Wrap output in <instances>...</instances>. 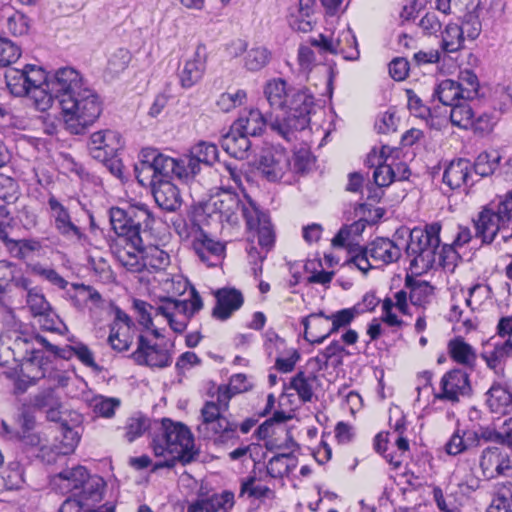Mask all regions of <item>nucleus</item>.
<instances>
[{"label": "nucleus", "mask_w": 512, "mask_h": 512, "mask_svg": "<svg viewBox=\"0 0 512 512\" xmlns=\"http://www.w3.org/2000/svg\"><path fill=\"white\" fill-rule=\"evenodd\" d=\"M46 88L55 95L61 108L65 129L80 135L100 117L103 103L88 87L82 75L72 67H61L46 80Z\"/></svg>", "instance_id": "1"}, {"label": "nucleus", "mask_w": 512, "mask_h": 512, "mask_svg": "<svg viewBox=\"0 0 512 512\" xmlns=\"http://www.w3.org/2000/svg\"><path fill=\"white\" fill-rule=\"evenodd\" d=\"M264 95L272 109H279L283 116L270 122V128L288 142L296 139V133L310 123L314 98L306 89L295 88L282 78L269 80Z\"/></svg>", "instance_id": "2"}, {"label": "nucleus", "mask_w": 512, "mask_h": 512, "mask_svg": "<svg viewBox=\"0 0 512 512\" xmlns=\"http://www.w3.org/2000/svg\"><path fill=\"white\" fill-rule=\"evenodd\" d=\"M151 448L156 457L163 458L154 463L153 470L174 468L177 463L185 466L197 461L200 455L189 427L169 418L155 422Z\"/></svg>", "instance_id": "3"}, {"label": "nucleus", "mask_w": 512, "mask_h": 512, "mask_svg": "<svg viewBox=\"0 0 512 512\" xmlns=\"http://www.w3.org/2000/svg\"><path fill=\"white\" fill-rule=\"evenodd\" d=\"M183 156L173 158L159 152L156 148H143L139 162L135 165L136 178L142 185L158 183L173 178L188 183L191 181Z\"/></svg>", "instance_id": "4"}, {"label": "nucleus", "mask_w": 512, "mask_h": 512, "mask_svg": "<svg viewBox=\"0 0 512 512\" xmlns=\"http://www.w3.org/2000/svg\"><path fill=\"white\" fill-rule=\"evenodd\" d=\"M475 237L482 244H490L498 233L504 242L512 238V191L505 197L491 201L473 219Z\"/></svg>", "instance_id": "5"}, {"label": "nucleus", "mask_w": 512, "mask_h": 512, "mask_svg": "<svg viewBox=\"0 0 512 512\" xmlns=\"http://www.w3.org/2000/svg\"><path fill=\"white\" fill-rule=\"evenodd\" d=\"M439 223L427 225L425 229L414 228L409 232V242L405 252L410 257V269L426 272L436 263L437 250L440 246Z\"/></svg>", "instance_id": "6"}, {"label": "nucleus", "mask_w": 512, "mask_h": 512, "mask_svg": "<svg viewBox=\"0 0 512 512\" xmlns=\"http://www.w3.org/2000/svg\"><path fill=\"white\" fill-rule=\"evenodd\" d=\"M201 418L197 431L203 438L212 440L217 446H234L238 443V424L221 415L214 401L205 402Z\"/></svg>", "instance_id": "7"}, {"label": "nucleus", "mask_w": 512, "mask_h": 512, "mask_svg": "<svg viewBox=\"0 0 512 512\" xmlns=\"http://www.w3.org/2000/svg\"><path fill=\"white\" fill-rule=\"evenodd\" d=\"M310 44L319 48L320 52L342 55L345 60H357L359 50L356 37L350 28L341 31L336 39L320 34L312 38Z\"/></svg>", "instance_id": "8"}, {"label": "nucleus", "mask_w": 512, "mask_h": 512, "mask_svg": "<svg viewBox=\"0 0 512 512\" xmlns=\"http://www.w3.org/2000/svg\"><path fill=\"white\" fill-rule=\"evenodd\" d=\"M126 219L124 232L127 233H119L118 236L124 237L130 246L139 250L143 242L141 232L152 229L154 216L147 205L140 204L127 209Z\"/></svg>", "instance_id": "9"}, {"label": "nucleus", "mask_w": 512, "mask_h": 512, "mask_svg": "<svg viewBox=\"0 0 512 512\" xmlns=\"http://www.w3.org/2000/svg\"><path fill=\"white\" fill-rule=\"evenodd\" d=\"M126 219L124 232L127 233H119L118 236L124 237L130 246L139 250L143 242L141 232L152 229L154 216L147 205L140 204L127 209Z\"/></svg>", "instance_id": "10"}, {"label": "nucleus", "mask_w": 512, "mask_h": 512, "mask_svg": "<svg viewBox=\"0 0 512 512\" xmlns=\"http://www.w3.org/2000/svg\"><path fill=\"white\" fill-rule=\"evenodd\" d=\"M138 365L151 368H165L172 363V354L161 345L140 334L137 338V348L130 356Z\"/></svg>", "instance_id": "11"}, {"label": "nucleus", "mask_w": 512, "mask_h": 512, "mask_svg": "<svg viewBox=\"0 0 512 512\" xmlns=\"http://www.w3.org/2000/svg\"><path fill=\"white\" fill-rule=\"evenodd\" d=\"M479 465L486 479H495L512 474L510 455L501 447L488 446L480 456Z\"/></svg>", "instance_id": "12"}, {"label": "nucleus", "mask_w": 512, "mask_h": 512, "mask_svg": "<svg viewBox=\"0 0 512 512\" xmlns=\"http://www.w3.org/2000/svg\"><path fill=\"white\" fill-rule=\"evenodd\" d=\"M441 391L435 394L439 400L458 402L460 396L470 395L472 388L469 374L460 368L446 372L440 382Z\"/></svg>", "instance_id": "13"}, {"label": "nucleus", "mask_w": 512, "mask_h": 512, "mask_svg": "<svg viewBox=\"0 0 512 512\" xmlns=\"http://www.w3.org/2000/svg\"><path fill=\"white\" fill-rule=\"evenodd\" d=\"M122 146L121 135L111 129L94 132L87 143L90 156L98 161L115 156Z\"/></svg>", "instance_id": "14"}, {"label": "nucleus", "mask_w": 512, "mask_h": 512, "mask_svg": "<svg viewBox=\"0 0 512 512\" xmlns=\"http://www.w3.org/2000/svg\"><path fill=\"white\" fill-rule=\"evenodd\" d=\"M202 307L203 301L199 293L193 288L190 300H179L171 297L162 298L155 308V313L164 317L192 318Z\"/></svg>", "instance_id": "15"}, {"label": "nucleus", "mask_w": 512, "mask_h": 512, "mask_svg": "<svg viewBox=\"0 0 512 512\" xmlns=\"http://www.w3.org/2000/svg\"><path fill=\"white\" fill-rule=\"evenodd\" d=\"M290 159L284 150L270 148L262 152L258 169L271 182L278 181L289 171Z\"/></svg>", "instance_id": "16"}, {"label": "nucleus", "mask_w": 512, "mask_h": 512, "mask_svg": "<svg viewBox=\"0 0 512 512\" xmlns=\"http://www.w3.org/2000/svg\"><path fill=\"white\" fill-rule=\"evenodd\" d=\"M386 146H383L381 149V153L379 156H377L375 151H372L368 155V163L371 164V166H376L374 172H373V179L377 186L379 187H385L389 186L393 181L396 180H406L410 176V170L407 167L406 164H399L398 168H403V174L397 175L395 168L390 165L386 164Z\"/></svg>", "instance_id": "17"}, {"label": "nucleus", "mask_w": 512, "mask_h": 512, "mask_svg": "<svg viewBox=\"0 0 512 512\" xmlns=\"http://www.w3.org/2000/svg\"><path fill=\"white\" fill-rule=\"evenodd\" d=\"M48 205L54 218V227L60 235L78 241L85 237L81 228L72 221L68 209L55 196L49 197Z\"/></svg>", "instance_id": "18"}, {"label": "nucleus", "mask_w": 512, "mask_h": 512, "mask_svg": "<svg viewBox=\"0 0 512 512\" xmlns=\"http://www.w3.org/2000/svg\"><path fill=\"white\" fill-rule=\"evenodd\" d=\"M218 148L215 144L201 141L194 145L188 154L183 155L190 179H194L201 170V164L211 166L218 160Z\"/></svg>", "instance_id": "19"}, {"label": "nucleus", "mask_w": 512, "mask_h": 512, "mask_svg": "<svg viewBox=\"0 0 512 512\" xmlns=\"http://www.w3.org/2000/svg\"><path fill=\"white\" fill-rule=\"evenodd\" d=\"M206 48L198 45L191 59L185 61L179 69L178 76L183 88H191L201 81L206 70Z\"/></svg>", "instance_id": "20"}, {"label": "nucleus", "mask_w": 512, "mask_h": 512, "mask_svg": "<svg viewBox=\"0 0 512 512\" xmlns=\"http://www.w3.org/2000/svg\"><path fill=\"white\" fill-rule=\"evenodd\" d=\"M480 356L486 362L488 368L495 372L503 371L506 360L512 357V337L506 340L491 338L484 345Z\"/></svg>", "instance_id": "21"}, {"label": "nucleus", "mask_w": 512, "mask_h": 512, "mask_svg": "<svg viewBox=\"0 0 512 512\" xmlns=\"http://www.w3.org/2000/svg\"><path fill=\"white\" fill-rule=\"evenodd\" d=\"M442 182L449 191L473 185L472 163L465 158L452 160L443 172Z\"/></svg>", "instance_id": "22"}, {"label": "nucleus", "mask_w": 512, "mask_h": 512, "mask_svg": "<svg viewBox=\"0 0 512 512\" xmlns=\"http://www.w3.org/2000/svg\"><path fill=\"white\" fill-rule=\"evenodd\" d=\"M216 305L212 310V316L224 321L240 309L244 298L242 293L235 288H221L215 292Z\"/></svg>", "instance_id": "23"}, {"label": "nucleus", "mask_w": 512, "mask_h": 512, "mask_svg": "<svg viewBox=\"0 0 512 512\" xmlns=\"http://www.w3.org/2000/svg\"><path fill=\"white\" fill-rule=\"evenodd\" d=\"M486 405L495 414L505 415L512 411V392L505 382L495 381L486 392Z\"/></svg>", "instance_id": "24"}, {"label": "nucleus", "mask_w": 512, "mask_h": 512, "mask_svg": "<svg viewBox=\"0 0 512 512\" xmlns=\"http://www.w3.org/2000/svg\"><path fill=\"white\" fill-rule=\"evenodd\" d=\"M369 256L375 264H390L401 257V248L389 238L377 237L367 246Z\"/></svg>", "instance_id": "25"}, {"label": "nucleus", "mask_w": 512, "mask_h": 512, "mask_svg": "<svg viewBox=\"0 0 512 512\" xmlns=\"http://www.w3.org/2000/svg\"><path fill=\"white\" fill-rule=\"evenodd\" d=\"M242 200L240 196L230 190H222L212 198L213 211L220 214V217L229 222L236 223L237 214L240 211Z\"/></svg>", "instance_id": "26"}, {"label": "nucleus", "mask_w": 512, "mask_h": 512, "mask_svg": "<svg viewBox=\"0 0 512 512\" xmlns=\"http://www.w3.org/2000/svg\"><path fill=\"white\" fill-rule=\"evenodd\" d=\"M153 197L157 205L168 212H174L180 208L182 199L180 191L171 181L165 180L151 183Z\"/></svg>", "instance_id": "27"}, {"label": "nucleus", "mask_w": 512, "mask_h": 512, "mask_svg": "<svg viewBox=\"0 0 512 512\" xmlns=\"http://www.w3.org/2000/svg\"><path fill=\"white\" fill-rule=\"evenodd\" d=\"M327 315L323 311L311 313L301 320L304 326V339L311 344H321L329 336H325V332L330 328Z\"/></svg>", "instance_id": "28"}, {"label": "nucleus", "mask_w": 512, "mask_h": 512, "mask_svg": "<svg viewBox=\"0 0 512 512\" xmlns=\"http://www.w3.org/2000/svg\"><path fill=\"white\" fill-rule=\"evenodd\" d=\"M249 135L238 132L231 126L230 131L222 136L221 146L232 157L236 159H246L252 148V142Z\"/></svg>", "instance_id": "29"}, {"label": "nucleus", "mask_w": 512, "mask_h": 512, "mask_svg": "<svg viewBox=\"0 0 512 512\" xmlns=\"http://www.w3.org/2000/svg\"><path fill=\"white\" fill-rule=\"evenodd\" d=\"M469 435L473 436L477 445L483 440L484 442H492L512 448V416L504 420L500 431L491 427H481L478 431ZM470 439V436H468L467 440Z\"/></svg>", "instance_id": "30"}, {"label": "nucleus", "mask_w": 512, "mask_h": 512, "mask_svg": "<svg viewBox=\"0 0 512 512\" xmlns=\"http://www.w3.org/2000/svg\"><path fill=\"white\" fill-rule=\"evenodd\" d=\"M193 249L203 263L213 266L211 258L219 259L224 253L225 246L210 238L200 227L199 236L195 237L192 243Z\"/></svg>", "instance_id": "31"}, {"label": "nucleus", "mask_w": 512, "mask_h": 512, "mask_svg": "<svg viewBox=\"0 0 512 512\" xmlns=\"http://www.w3.org/2000/svg\"><path fill=\"white\" fill-rule=\"evenodd\" d=\"M234 506V494L224 491L207 499H198L191 503L187 512H229Z\"/></svg>", "instance_id": "32"}, {"label": "nucleus", "mask_w": 512, "mask_h": 512, "mask_svg": "<svg viewBox=\"0 0 512 512\" xmlns=\"http://www.w3.org/2000/svg\"><path fill=\"white\" fill-rule=\"evenodd\" d=\"M267 123V119L259 109H249L232 124V127L238 132L257 137L263 133Z\"/></svg>", "instance_id": "33"}, {"label": "nucleus", "mask_w": 512, "mask_h": 512, "mask_svg": "<svg viewBox=\"0 0 512 512\" xmlns=\"http://www.w3.org/2000/svg\"><path fill=\"white\" fill-rule=\"evenodd\" d=\"M448 353L451 359L468 368L470 370H475L476 362H477V353L475 349L465 340L458 336L451 339L448 342Z\"/></svg>", "instance_id": "34"}, {"label": "nucleus", "mask_w": 512, "mask_h": 512, "mask_svg": "<svg viewBox=\"0 0 512 512\" xmlns=\"http://www.w3.org/2000/svg\"><path fill=\"white\" fill-rule=\"evenodd\" d=\"M85 479L79 490L74 492V497H77L87 507H90L102 500L105 482L98 475L91 476L88 474Z\"/></svg>", "instance_id": "35"}, {"label": "nucleus", "mask_w": 512, "mask_h": 512, "mask_svg": "<svg viewBox=\"0 0 512 512\" xmlns=\"http://www.w3.org/2000/svg\"><path fill=\"white\" fill-rule=\"evenodd\" d=\"M468 13L464 16L462 25H459L463 31V37L465 36L470 40H475L481 33L482 25L480 17L482 15L481 2L478 0L476 3L474 0L467 5Z\"/></svg>", "instance_id": "36"}, {"label": "nucleus", "mask_w": 512, "mask_h": 512, "mask_svg": "<svg viewBox=\"0 0 512 512\" xmlns=\"http://www.w3.org/2000/svg\"><path fill=\"white\" fill-rule=\"evenodd\" d=\"M137 251L143 254V270L158 272L165 270L170 264L169 254L158 246L144 247L142 244V248Z\"/></svg>", "instance_id": "37"}, {"label": "nucleus", "mask_w": 512, "mask_h": 512, "mask_svg": "<svg viewBox=\"0 0 512 512\" xmlns=\"http://www.w3.org/2000/svg\"><path fill=\"white\" fill-rule=\"evenodd\" d=\"M475 101L460 100L451 105L450 121L454 126L469 129L472 124V118L475 117Z\"/></svg>", "instance_id": "38"}, {"label": "nucleus", "mask_w": 512, "mask_h": 512, "mask_svg": "<svg viewBox=\"0 0 512 512\" xmlns=\"http://www.w3.org/2000/svg\"><path fill=\"white\" fill-rule=\"evenodd\" d=\"M272 59V52L265 46H254L243 56V68L249 72H258L264 69Z\"/></svg>", "instance_id": "39"}, {"label": "nucleus", "mask_w": 512, "mask_h": 512, "mask_svg": "<svg viewBox=\"0 0 512 512\" xmlns=\"http://www.w3.org/2000/svg\"><path fill=\"white\" fill-rule=\"evenodd\" d=\"M88 471L84 466H76L71 469H65L54 477V483L59 485L62 489H66L70 492H77L83 482L87 478Z\"/></svg>", "instance_id": "40"}, {"label": "nucleus", "mask_w": 512, "mask_h": 512, "mask_svg": "<svg viewBox=\"0 0 512 512\" xmlns=\"http://www.w3.org/2000/svg\"><path fill=\"white\" fill-rule=\"evenodd\" d=\"M405 287L410 290L409 300L415 306H422L427 303L434 290L428 282L415 280L409 275L405 278Z\"/></svg>", "instance_id": "41"}, {"label": "nucleus", "mask_w": 512, "mask_h": 512, "mask_svg": "<svg viewBox=\"0 0 512 512\" xmlns=\"http://www.w3.org/2000/svg\"><path fill=\"white\" fill-rule=\"evenodd\" d=\"M500 161L501 156L497 151L482 152L472 164V171L481 177L493 175L496 171L499 172Z\"/></svg>", "instance_id": "42"}, {"label": "nucleus", "mask_w": 512, "mask_h": 512, "mask_svg": "<svg viewBox=\"0 0 512 512\" xmlns=\"http://www.w3.org/2000/svg\"><path fill=\"white\" fill-rule=\"evenodd\" d=\"M255 475H249L241 479L239 497L247 496L253 499H273L275 492L266 485L256 483Z\"/></svg>", "instance_id": "43"}, {"label": "nucleus", "mask_w": 512, "mask_h": 512, "mask_svg": "<svg viewBox=\"0 0 512 512\" xmlns=\"http://www.w3.org/2000/svg\"><path fill=\"white\" fill-rule=\"evenodd\" d=\"M434 98H437L445 106H451L456 101L462 100V90L455 80L445 79L435 87Z\"/></svg>", "instance_id": "44"}, {"label": "nucleus", "mask_w": 512, "mask_h": 512, "mask_svg": "<svg viewBox=\"0 0 512 512\" xmlns=\"http://www.w3.org/2000/svg\"><path fill=\"white\" fill-rule=\"evenodd\" d=\"M360 312L361 310L358 308V306H354L351 308L341 309L330 315H327L326 319L329 321V323L331 322V324L330 328L325 332V336H331L332 334L338 332L340 329L348 327Z\"/></svg>", "instance_id": "45"}, {"label": "nucleus", "mask_w": 512, "mask_h": 512, "mask_svg": "<svg viewBox=\"0 0 512 512\" xmlns=\"http://www.w3.org/2000/svg\"><path fill=\"white\" fill-rule=\"evenodd\" d=\"M441 36L440 47L446 53L457 52L464 47L463 31L456 23L447 24Z\"/></svg>", "instance_id": "46"}, {"label": "nucleus", "mask_w": 512, "mask_h": 512, "mask_svg": "<svg viewBox=\"0 0 512 512\" xmlns=\"http://www.w3.org/2000/svg\"><path fill=\"white\" fill-rule=\"evenodd\" d=\"M317 380L314 373L306 375L303 371H299L291 378L290 388L297 392L300 400L310 402L313 398V383Z\"/></svg>", "instance_id": "47"}, {"label": "nucleus", "mask_w": 512, "mask_h": 512, "mask_svg": "<svg viewBox=\"0 0 512 512\" xmlns=\"http://www.w3.org/2000/svg\"><path fill=\"white\" fill-rule=\"evenodd\" d=\"M59 431L61 439L58 444L54 445L52 450L57 455H68L75 450L79 442L78 433L69 427L67 423H61Z\"/></svg>", "instance_id": "48"}, {"label": "nucleus", "mask_w": 512, "mask_h": 512, "mask_svg": "<svg viewBox=\"0 0 512 512\" xmlns=\"http://www.w3.org/2000/svg\"><path fill=\"white\" fill-rule=\"evenodd\" d=\"M492 289L487 284H475L469 289L466 305L472 311L482 309L488 302L491 303Z\"/></svg>", "instance_id": "49"}, {"label": "nucleus", "mask_w": 512, "mask_h": 512, "mask_svg": "<svg viewBox=\"0 0 512 512\" xmlns=\"http://www.w3.org/2000/svg\"><path fill=\"white\" fill-rule=\"evenodd\" d=\"M26 303L34 317L43 315L51 308L50 303L47 301L42 289L39 287H30L26 291Z\"/></svg>", "instance_id": "50"}, {"label": "nucleus", "mask_w": 512, "mask_h": 512, "mask_svg": "<svg viewBox=\"0 0 512 512\" xmlns=\"http://www.w3.org/2000/svg\"><path fill=\"white\" fill-rule=\"evenodd\" d=\"M246 221L248 229L252 230L269 219L268 215L262 212L259 207L250 199L242 201L240 211Z\"/></svg>", "instance_id": "51"}, {"label": "nucleus", "mask_w": 512, "mask_h": 512, "mask_svg": "<svg viewBox=\"0 0 512 512\" xmlns=\"http://www.w3.org/2000/svg\"><path fill=\"white\" fill-rule=\"evenodd\" d=\"M30 26L31 20L20 11H12L5 17V28L13 36L26 35Z\"/></svg>", "instance_id": "52"}, {"label": "nucleus", "mask_w": 512, "mask_h": 512, "mask_svg": "<svg viewBox=\"0 0 512 512\" xmlns=\"http://www.w3.org/2000/svg\"><path fill=\"white\" fill-rule=\"evenodd\" d=\"M456 83L462 90V100L475 101L479 89V81L475 73L470 70L461 72Z\"/></svg>", "instance_id": "53"}, {"label": "nucleus", "mask_w": 512, "mask_h": 512, "mask_svg": "<svg viewBox=\"0 0 512 512\" xmlns=\"http://www.w3.org/2000/svg\"><path fill=\"white\" fill-rule=\"evenodd\" d=\"M5 80L9 91L13 95L24 96L29 94L24 69H9L5 74Z\"/></svg>", "instance_id": "54"}, {"label": "nucleus", "mask_w": 512, "mask_h": 512, "mask_svg": "<svg viewBox=\"0 0 512 512\" xmlns=\"http://www.w3.org/2000/svg\"><path fill=\"white\" fill-rule=\"evenodd\" d=\"M151 427V421L149 418L142 414H137L128 418L126 423L125 438L128 442H133L136 438L140 437L147 429Z\"/></svg>", "instance_id": "55"}, {"label": "nucleus", "mask_w": 512, "mask_h": 512, "mask_svg": "<svg viewBox=\"0 0 512 512\" xmlns=\"http://www.w3.org/2000/svg\"><path fill=\"white\" fill-rule=\"evenodd\" d=\"M350 258L345 262L346 265L354 264L360 271L366 274L374 265L370 262L369 251L366 246L357 245L350 247Z\"/></svg>", "instance_id": "56"}, {"label": "nucleus", "mask_w": 512, "mask_h": 512, "mask_svg": "<svg viewBox=\"0 0 512 512\" xmlns=\"http://www.w3.org/2000/svg\"><path fill=\"white\" fill-rule=\"evenodd\" d=\"M59 397L53 388L40 390L38 393L30 397V405L36 410L45 411L50 407L59 405Z\"/></svg>", "instance_id": "57"}, {"label": "nucleus", "mask_w": 512, "mask_h": 512, "mask_svg": "<svg viewBox=\"0 0 512 512\" xmlns=\"http://www.w3.org/2000/svg\"><path fill=\"white\" fill-rule=\"evenodd\" d=\"M389 433H378L374 438V449L379 454L383 455L386 461L393 466L394 469H399L402 465L401 454L386 453L388 446Z\"/></svg>", "instance_id": "58"}, {"label": "nucleus", "mask_w": 512, "mask_h": 512, "mask_svg": "<svg viewBox=\"0 0 512 512\" xmlns=\"http://www.w3.org/2000/svg\"><path fill=\"white\" fill-rule=\"evenodd\" d=\"M132 250L123 249L118 252L119 262L130 272L143 271V254L131 246Z\"/></svg>", "instance_id": "59"}, {"label": "nucleus", "mask_w": 512, "mask_h": 512, "mask_svg": "<svg viewBox=\"0 0 512 512\" xmlns=\"http://www.w3.org/2000/svg\"><path fill=\"white\" fill-rule=\"evenodd\" d=\"M21 55V49L8 38L0 37V66L6 67L16 62Z\"/></svg>", "instance_id": "60"}, {"label": "nucleus", "mask_w": 512, "mask_h": 512, "mask_svg": "<svg viewBox=\"0 0 512 512\" xmlns=\"http://www.w3.org/2000/svg\"><path fill=\"white\" fill-rule=\"evenodd\" d=\"M3 480L9 490H17L24 483L23 468L19 462H11L4 471Z\"/></svg>", "instance_id": "61"}, {"label": "nucleus", "mask_w": 512, "mask_h": 512, "mask_svg": "<svg viewBox=\"0 0 512 512\" xmlns=\"http://www.w3.org/2000/svg\"><path fill=\"white\" fill-rule=\"evenodd\" d=\"M246 97L247 94L242 89H239L234 93L226 92L219 96L216 104L221 111L230 112L232 109L241 106L246 100Z\"/></svg>", "instance_id": "62"}, {"label": "nucleus", "mask_w": 512, "mask_h": 512, "mask_svg": "<svg viewBox=\"0 0 512 512\" xmlns=\"http://www.w3.org/2000/svg\"><path fill=\"white\" fill-rule=\"evenodd\" d=\"M133 308L137 313L139 324H141L145 329L153 327L152 317L153 315H158L155 313L156 306H152L146 301L135 299L133 301Z\"/></svg>", "instance_id": "63"}, {"label": "nucleus", "mask_w": 512, "mask_h": 512, "mask_svg": "<svg viewBox=\"0 0 512 512\" xmlns=\"http://www.w3.org/2000/svg\"><path fill=\"white\" fill-rule=\"evenodd\" d=\"M29 94L34 99L35 106L39 111L48 110L56 100L55 95L44 84L31 89Z\"/></svg>", "instance_id": "64"}]
</instances>
